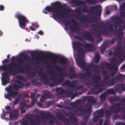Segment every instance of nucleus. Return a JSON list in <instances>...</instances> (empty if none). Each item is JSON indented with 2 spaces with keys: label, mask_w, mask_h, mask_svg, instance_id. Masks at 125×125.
I'll list each match as a JSON object with an SVG mask.
<instances>
[{
  "label": "nucleus",
  "mask_w": 125,
  "mask_h": 125,
  "mask_svg": "<svg viewBox=\"0 0 125 125\" xmlns=\"http://www.w3.org/2000/svg\"><path fill=\"white\" fill-rule=\"evenodd\" d=\"M71 21L75 25H71V23L70 21L68 20H67L65 22V26L66 27L67 26H68L69 25H70V29L71 31L73 32H76L77 34L79 35H80L81 33L79 32V31L80 30V29L78 27L76 26H78L79 25V23L74 19H71Z\"/></svg>",
  "instance_id": "nucleus-6"
},
{
  "label": "nucleus",
  "mask_w": 125,
  "mask_h": 125,
  "mask_svg": "<svg viewBox=\"0 0 125 125\" xmlns=\"http://www.w3.org/2000/svg\"><path fill=\"white\" fill-rule=\"evenodd\" d=\"M9 113V117L10 119L17 118L19 115V112L16 109L13 110L12 114L11 113Z\"/></svg>",
  "instance_id": "nucleus-27"
},
{
  "label": "nucleus",
  "mask_w": 125,
  "mask_h": 125,
  "mask_svg": "<svg viewBox=\"0 0 125 125\" xmlns=\"http://www.w3.org/2000/svg\"><path fill=\"white\" fill-rule=\"evenodd\" d=\"M79 19L83 21H86L87 22H89L91 21L89 17L84 16H80Z\"/></svg>",
  "instance_id": "nucleus-33"
},
{
  "label": "nucleus",
  "mask_w": 125,
  "mask_h": 125,
  "mask_svg": "<svg viewBox=\"0 0 125 125\" xmlns=\"http://www.w3.org/2000/svg\"><path fill=\"white\" fill-rule=\"evenodd\" d=\"M32 100L31 101V104H29L27 105L26 106L27 108L31 107L33 106L35 104V103L36 101V99H31Z\"/></svg>",
  "instance_id": "nucleus-42"
},
{
  "label": "nucleus",
  "mask_w": 125,
  "mask_h": 125,
  "mask_svg": "<svg viewBox=\"0 0 125 125\" xmlns=\"http://www.w3.org/2000/svg\"><path fill=\"white\" fill-rule=\"evenodd\" d=\"M64 94H65L66 96L68 97H70L71 95L72 94V91L67 89L66 90H65V92Z\"/></svg>",
  "instance_id": "nucleus-46"
},
{
  "label": "nucleus",
  "mask_w": 125,
  "mask_h": 125,
  "mask_svg": "<svg viewBox=\"0 0 125 125\" xmlns=\"http://www.w3.org/2000/svg\"><path fill=\"white\" fill-rule=\"evenodd\" d=\"M74 37L77 39H78L79 41L81 42H83V40L82 39L81 37L80 36H78L77 35H75Z\"/></svg>",
  "instance_id": "nucleus-62"
},
{
  "label": "nucleus",
  "mask_w": 125,
  "mask_h": 125,
  "mask_svg": "<svg viewBox=\"0 0 125 125\" xmlns=\"http://www.w3.org/2000/svg\"><path fill=\"white\" fill-rule=\"evenodd\" d=\"M20 109L23 108H24L25 106H27L26 104L24 102H21L20 104Z\"/></svg>",
  "instance_id": "nucleus-55"
},
{
  "label": "nucleus",
  "mask_w": 125,
  "mask_h": 125,
  "mask_svg": "<svg viewBox=\"0 0 125 125\" xmlns=\"http://www.w3.org/2000/svg\"><path fill=\"white\" fill-rule=\"evenodd\" d=\"M103 64V65H104V66L107 67L109 69H112L111 67H113V71L111 72L110 74L112 76H114L115 75L117 70V68L116 66V64L111 65L108 62H106Z\"/></svg>",
  "instance_id": "nucleus-17"
},
{
  "label": "nucleus",
  "mask_w": 125,
  "mask_h": 125,
  "mask_svg": "<svg viewBox=\"0 0 125 125\" xmlns=\"http://www.w3.org/2000/svg\"><path fill=\"white\" fill-rule=\"evenodd\" d=\"M120 76L119 75L113 78L110 81H108L106 82L107 83V86L110 87L114 85L115 83H117L119 80Z\"/></svg>",
  "instance_id": "nucleus-20"
},
{
  "label": "nucleus",
  "mask_w": 125,
  "mask_h": 125,
  "mask_svg": "<svg viewBox=\"0 0 125 125\" xmlns=\"http://www.w3.org/2000/svg\"><path fill=\"white\" fill-rule=\"evenodd\" d=\"M115 89L117 92H120L121 91H122L119 84L115 86Z\"/></svg>",
  "instance_id": "nucleus-50"
},
{
  "label": "nucleus",
  "mask_w": 125,
  "mask_h": 125,
  "mask_svg": "<svg viewBox=\"0 0 125 125\" xmlns=\"http://www.w3.org/2000/svg\"><path fill=\"white\" fill-rule=\"evenodd\" d=\"M39 54L40 56L42 57L47 56L51 58H52V62L53 64L56 63L57 62V60L56 59L57 58L58 56H53L51 53H49L46 54L44 53H40Z\"/></svg>",
  "instance_id": "nucleus-21"
},
{
  "label": "nucleus",
  "mask_w": 125,
  "mask_h": 125,
  "mask_svg": "<svg viewBox=\"0 0 125 125\" xmlns=\"http://www.w3.org/2000/svg\"><path fill=\"white\" fill-rule=\"evenodd\" d=\"M109 72L107 71H104L102 73V74L103 75V77L104 79V80L103 82L101 83H99L95 85V86H99L100 87H102L104 86V83L106 84L105 86H107V81H110L109 79L110 78V76L108 74Z\"/></svg>",
  "instance_id": "nucleus-13"
},
{
  "label": "nucleus",
  "mask_w": 125,
  "mask_h": 125,
  "mask_svg": "<svg viewBox=\"0 0 125 125\" xmlns=\"http://www.w3.org/2000/svg\"><path fill=\"white\" fill-rule=\"evenodd\" d=\"M83 82L84 84L91 85L92 84V82L90 80L88 79H86L83 78Z\"/></svg>",
  "instance_id": "nucleus-34"
},
{
  "label": "nucleus",
  "mask_w": 125,
  "mask_h": 125,
  "mask_svg": "<svg viewBox=\"0 0 125 125\" xmlns=\"http://www.w3.org/2000/svg\"><path fill=\"white\" fill-rule=\"evenodd\" d=\"M122 43L120 41H119L117 44V50L118 51H121L122 50Z\"/></svg>",
  "instance_id": "nucleus-45"
},
{
  "label": "nucleus",
  "mask_w": 125,
  "mask_h": 125,
  "mask_svg": "<svg viewBox=\"0 0 125 125\" xmlns=\"http://www.w3.org/2000/svg\"><path fill=\"white\" fill-rule=\"evenodd\" d=\"M107 95L109 94H115V91L113 88H110L107 90L105 92Z\"/></svg>",
  "instance_id": "nucleus-35"
},
{
  "label": "nucleus",
  "mask_w": 125,
  "mask_h": 125,
  "mask_svg": "<svg viewBox=\"0 0 125 125\" xmlns=\"http://www.w3.org/2000/svg\"><path fill=\"white\" fill-rule=\"evenodd\" d=\"M21 98V96L20 95L17 98L14 102L13 104L16 105L19 102Z\"/></svg>",
  "instance_id": "nucleus-56"
},
{
  "label": "nucleus",
  "mask_w": 125,
  "mask_h": 125,
  "mask_svg": "<svg viewBox=\"0 0 125 125\" xmlns=\"http://www.w3.org/2000/svg\"><path fill=\"white\" fill-rule=\"evenodd\" d=\"M90 71H86V72L84 73H80L79 75V76L81 79H83V78L85 77H89L91 75Z\"/></svg>",
  "instance_id": "nucleus-28"
},
{
  "label": "nucleus",
  "mask_w": 125,
  "mask_h": 125,
  "mask_svg": "<svg viewBox=\"0 0 125 125\" xmlns=\"http://www.w3.org/2000/svg\"><path fill=\"white\" fill-rule=\"evenodd\" d=\"M107 94L105 92L100 95L99 98L100 102L101 103H103L106 100L107 96Z\"/></svg>",
  "instance_id": "nucleus-30"
},
{
  "label": "nucleus",
  "mask_w": 125,
  "mask_h": 125,
  "mask_svg": "<svg viewBox=\"0 0 125 125\" xmlns=\"http://www.w3.org/2000/svg\"><path fill=\"white\" fill-rule=\"evenodd\" d=\"M35 121L33 118L30 119V122L31 123L30 125H39V123L41 121L40 116L39 115L35 117ZM21 125H28V122L27 121L23 120L21 123Z\"/></svg>",
  "instance_id": "nucleus-11"
},
{
  "label": "nucleus",
  "mask_w": 125,
  "mask_h": 125,
  "mask_svg": "<svg viewBox=\"0 0 125 125\" xmlns=\"http://www.w3.org/2000/svg\"><path fill=\"white\" fill-rule=\"evenodd\" d=\"M92 78L93 79V82L96 84V85L100 83L99 81L101 79V77L100 74H98L94 75ZM95 85H94L95 87L92 88L91 90L92 93L94 94L98 93V92L96 91V90H97V87H99V86H95Z\"/></svg>",
  "instance_id": "nucleus-10"
},
{
  "label": "nucleus",
  "mask_w": 125,
  "mask_h": 125,
  "mask_svg": "<svg viewBox=\"0 0 125 125\" xmlns=\"http://www.w3.org/2000/svg\"><path fill=\"white\" fill-rule=\"evenodd\" d=\"M109 46V44L108 43L106 42L104 43L101 46L100 50L101 51H104Z\"/></svg>",
  "instance_id": "nucleus-37"
},
{
  "label": "nucleus",
  "mask_w": 125,
  "mask_h": 125,
  "mask_svg": "<svg viewBox=\"0 0 125 125\" xmlns=\"http://www.w3.org/2000/svg\"><path fill=\"white\" fill-rule=\"evenodd\" d=\"M67 60L66 58H60L59 61L58 62L59 63L63 64H65L66 63Z\"/></svg>",
  "instance_id": "nucleus-38"
},
{
  "label": "nucleus",
  "mask_w": 125,
  "mask_h": 125,
  "mask_svg": "<svg viewBox=\"0 0 125 125\" xmlns=\"http://www.w3.org/2000/svg\"><path fill=\"white\" fill-rule=\"evenodd\" d=\"M115 125H125V123L122 122H118L115 124Z\"/></svg>",
  "instance_id": "nucleus-64"
},
{
  "label": "nucleus",
  "mask_w": 125,
  "mask_h": 125,
  "mask_svg": "<svg viewBox=\"0 0 125 125\" xmlns=\"http://www.w3.org/2000/svg\"><path fill=\"white\" fill-rule=\"evenodd\" d=\"M121 109V108L118 107L116 109H114L113 108H112L111 109H110V110L114 114H117L118 113L120 112Z\"/></svg>",
  "instance_id": "nucleus-39"
},
{
  "label": "nucleus",
  "mask_w": 125,
  "mask_h": 125,
  "mask_svg": "<svg viewBox=\"0 0 125 125\" xmlns=\"http://www.w3.org/2000/svg\"><path fill=\"white\" fill-rule=\"evenodd\" d=\"M56 116L57 118L59 119L60 121H62L63 119V117L62 114L61 113L57 114Z\"/></svg>",
  "instance_id": "nucleus-49"
},
{
  "label": "nucleus",
  "mask_w": 125,
  "mask_h": 125,
  "mask_svg": "<svg viewBox=\"0 0 125 125\" xmlns=\"http://www.w3.org/2000/svg\"><path fill=\"white\" fill-rule=\"evenodd\" d=\"M122 52L120 51L118 52H115V54H114V56L115 55L116 56L118 57L119 58V59L118 60V62H120L121 60L122 59V58H121V54H122Z\"/></svg>",
  "instance_id": "nucleus-40"
},
{
  "label": "nucleus",
  "mask_w": 125,
  "mask_h": 125,
  "mask_svg": "<svg viewBox=\"0 0 125 125\" xmlns=\"http://www.w3.org/2000/svg\"><path fill=\"white\" fill-rule=\"evenodd\" d=\"M98 7L97 6H94L91 7L89 11L91 14H94L96 16L100 15L101 13L100 10H98Z\"/></svg>",
  "instance_id": "nucleus-19"
},
{
  "label": "nucleus",
  "mask_w": 125,
  "mask_h": 125,
  "mask_svg": "<svg viewBox=\"0 0 125 125\" xmlns=\"http://www.w3.org/2000/svg\"><path fill=\"white\" fill-rule=\"evenodd\" d=\"M59 84V83L58 82L57 80H54L53 83H50L49 85L50 86L52 87L56 85H58Z\"/></svg>",
  "instance_id": "nucleus-43"
},
{
  "label": "nucleus",
  "mask_w": 125,
  "mask_h": 125,
  "mask_svg": "<svg viewBox=\"0 0 125 125\" xmlns=\"http://www.w3.org/2000/svg\"><path fill=\"white\" fill-rule=\"evenodd\" d=\"M73 46L77 50L78 52H79L78 54V59H77L76 60V62L77 63V62L78 61V59L79 58H81L80 57H84V54L83 53V49L82 48V51H81V50L79 49V48L75 46V41L73 42Z\"/></svg>",
  "instance_id": "nucleus-25"
},
{
  "label": "nucleus",
  "mask_w": 125,
  "mask_h": 125,
  "mask_svg": "<svg viewBox=\"0 0 125 125\" xmlns=\"http://www.w3.org/2000/svg\"><path fill=\"white\" fill-rule=\"evenodd\" d=\"M90 109L77 107L76 109H74L73 111V112L76 113L78 116H81L82 114H85L83 115L84 120L82 123L83 125H86L87 120L91 115V113L89 111Z\"/></svg>",
  "instance_id": "nucleus-3"
},
{
  "label": "nucleus",
  "mask_w": 125,
  "mask_h": 125,
  "mask_svg": "<svg viewBox=\"0 0 125 125\" xmlns=\"http://www.w3.org/2000/svg\"><path fill=\"white\" fill-rule=\"evenodd\" d=\"M110 20L114 23L113 26L116 29H117V25H120L123 22V21L121 17L115 16H112Z\"/></svg>",
  "instance_id": "nucleus-12"
},
{
  "label": "nucleus",
  "mask_w": 125,
  "mask_h": 125,
  "mask_svg": "<svg viewBox=\"0 0 125 125\" xmlns=\"http://www.w3.org/2000/svg\"><path fill=\"white\" fill-rule=\"evenodd\" d=\"M9 80V76L7 73H2L1 80L3 85H5L8 83Z\"/></svg>",
  "instance_id": "nucleus-22"
},
{
  "label": "nucleus",
  "mask_w": 125,
  "mask_h": 125,
  "mask_svg": "<svg viewBox=\"0 0 125 125\" xmlns=\"http://www.w3.org/2000/svg\"><path fill=\"white\" fill-rule=\"evenodd\" d=\"M64 124L66 125H70L69 119L67 118H65L64 120Z\"/></svg>",
  "instance_id": "nucleus-57"
},
{
  "label": "nucleus",
  "mask_w": 125,
  "mask_h": 125,
  "mask_svg": "<svg viewBox=\"0 0 125 125\" xmlns=\"http://www.w3.org/2000/svg\"><path fill=\"white\" fill-rule=\"evenodd\" d=\"M85 2L89 4H93L96 3L97 1L95 0H84Z\"/></svg>",
  "instance_id": "nucleus-44"
},
{
  "label": "nucleus",
  "mask_w": 125,
  "mask_h": 125,
  "mask_svg": "<svg viewBox=\"0 0 125 125\" xmlns=\"http://www.w3.org/2000/svg\"><path fill=\"white\" fill-rule=\"evenodd\" d=\"M96 102L94 104V107L96 108H97L99 107L101 105V104H102L100 102H97L96 99Z\"/></svg>",
  "instance_id": "nucleus-53"
},
{
  "label": "nucleus",
  "mask_w": 125,
  "mask_h": 125,
  "mask_svg": "<svg viewBox=\"0 0 125 125\" xmlns=\"http://www.w3.org/2000/svg\"><path fill=\"white\" fill-rule=\"evenodd\" d=\"M6 109L8 111L6 112V113H11V108L9 106H7L6 107Z\"/></svg>",
  "instance_id": "nucleus-60"
},
{
  "label": "nucleus",
  "mask_w": 125,
  "mask_h": 125,
  "mask_svg": "<svg viewBox=\"0 0 125 125\" xmlns=\"http://www.w3.org/2000/svg\"><path fill=\"white\" fill-rule=\"evenodd\" d=\"M70 106L73 108L76 109L77 107V105L74 102H72L70 104Z\"/></svg>",
  "instance_id": "nucleus-52"
},
{
  "label": "nucleus",
  "mask_w": 125,
  "mask_h": 125,
  "mask_svg": "<svg viewBox=\"0 0 125 125\" xmlns=\"http://www.w3.org/2000/svg\"><path fill=\"white\" fill-rule=\"evenodd\" d=\"M113 25H112L111 24H110L108 26H107L106 27V28L109 27V29L111 31H115L114 29H113Z\"/></svg>",
  "instance_id": "nucleus-63"
},
{
  "label": "nucleus",
  "mask_w": 125,
  "mask_h": 125,
  "mask_svg": "<svg viewBox=\"0 0 125 125\" xmlns=\"http://www.w3.org/2000/svg\"><path fill=\"white\" fill-rule=\"evenodd\" d=\"M62 8V7L60 5L59 3L56 2L53 3L51 6L46 7L45 10L46 11H43V12L45 14H47V12H51L52 14V17L54 19L57 18L60 19V17L64 18V15L66 16V18H69V14L71 12V10L70 9L64 8L63 10L65 12L63 11L62 13L61 10Z\"/></svg>",
  "instance_id": "nucleus-1"
},
{
  "label": "nucleus",
  "mask_w": 125,
  "mask_h": 125,
  "mask_svg": "<svg viewBox=\"0 0 125 125\" xmlns=\"http://www.w3.org/2000/svg\"><path fill=\"white\" fill-rule=\"evenodd\" d=\"M50 93L48 91H44L43 92V94L42 95L40 99V101L42 102H44V101L46 99L50 98Z\"/></svg>",
  "instance_id": "nucleus-23"
},
{
  "label": "nucleus",
  "mask_w": 125,
  "mask_h": 125,
  "mask_svg": "<svg viewBox=\"0 0 125 125\" xmlns=\"http://www.w3.org/2000/svg\"><path fill=\"white\" fill-rule=\"evenodd\" d=\"M76 3L79 5H84V4L83 2L81 0L76 1L75 2Z\"/></svg>",
  "instance_id": "nucleus-61"
},
{
  "label": "nucleus",
  "mask_w": 125,
  "mask_h": 125,
  "mask_svg": "<svg viewBox=\"0 0 125 125\" xmlns=\"http://www.w3.org/2000/svg\"><path fill=\"white\" fill-rule=\"evenodd\" d=\"M16 59L18 62L21 64L23 63V60L20 57L16 58Z\"/></svg>",
  "instance_id": "nucleus-59"
},
{
  "label": "nucleus",
  "mask_w": 125,
  "mask_h": 125,
  "mask_svg": "<svg viewBox=\"0 0 125 125\" xmlns=\"http://www.w3.org/2000/svg\"><path fill=\"white\" fill-rule=\"evenodd\" d=\"M96 101V99H94L92 96H88V100L86 104V106L87 107L89 108L88 109H90L89 110L90 112L92 110V107L93 104L95 103Z\"/></svg>",
  "instance_id": "nucleus-18"
},
{
  "label": "nucleus",
  "mask_w": 125,
  "mask_h": 125,
  "mask_svg": "<svg viewBox=\"0 0 125 125\" xmlns=\"http://www.w3.org/2000/svg\"><path fill=\"white\" fill-rule=\"evenodd\" d=\"M78 75L77 74L73 73L69 76L70 79H72L74 78H77Z\"/></svg>",
  "instance_id": "nucleus-54"
},
{
  "label": "nucleus",
  "mask_w": 125,
  "mask_h": 125,
  "mask_svg": "<svg viewBox=\"0 0 125 125\" xmlns=\"http://www.w3.org/2000/svg\"><path fill=\"white\" fill-rule=\"evenodd\" d=\"M54 68L57 71H59L60 73H59V75L60 77L59 79H57V80L58 82L60 84L63 83V81L64 78V76L63 74V72L65 70L64 68L60 67L58 65H56L54 67Z\"/></svg>",
  "instance_id": "nucleus-14"
},
{
  "label": "nucleus",
  "mask_w": 125,
  "mask_h": 125,
  "mask_svg": "<svg viewBox=\"0 0 125 125\" xmlns=\"http://www.w3.org/2000/svg\"><path fill=\"white\" fill-rule=\"evenodd\" d=\"M56 91L57 95L63 94L65 92V90L64 89H62L61 87L57 88Z\"/></svg>",
  "instance_id": "nucleus-32"
},
{
  "label": "nucleus",
  "mask_w": 125,
  "mask_h": 125,
  "mask_svg": "<svg viewBox=\"0 0 125 125\" xmlns=\"http://www.w3.org/2000/svg\"><path fill=\"white\" fill-rule=\"evenodd\" d=\"M67 114L71 121H72V119L73 121L75 122L77 121L78 118L77 117H75V114L73 113L71 111H69L67 113ZM71 122L73 123L72 121H71Z\"/></svg>",
  "instance_id": "nucleus-24"
},
{
  "label": "nucleus",
  "mask_w": 125,
  "mask_h": 125,
  "mask_svg": "<svg viewBox=\"0 0 125 125\" xmlns=\"http://www.w3.org/2000/svg\"><path fill=\"white\" fill-rule=\"evenodd\" d=\"M39 76L41 77V81L45 84L48 85L49 83L50 82L48 79V77L44 73H43L40 70L37 71Z\"/></svg>",
  "instance_id": "nucleus-16"
},
{
  "label": "nucleus",
  "mask_w": 125,
  "mask_h": 125,
  "mask_svg": "<svg viewBox=\"0 0 125 125\" xmlns=\"http://www.w3.org/2000/svg\"><path fill=\"white\" fill-rule=\"evenodd\" d=\"M16 82L20 85L13 83L12 84V85L10 84L5 89L7 93V94L4 95L5 98L10 101L12 100L11 97L14 98L18 94L17 91H19V89L22 88L24 86V84L20 80H17Z\"/></svg>",
  "instance_id": "nucleus-2"
},
{
  "label": "nucleus",
  "mask_w": 125,
  "mask_h": 125,
  "mask_svg": "<svg viewBox=\"0 0 125 125\" xmlns=\"http://www.w3.org/2000/svg\"><path fill=\"white\" fill-rule=\"evenodd\" d=\"M118 32L117 34L118 35L117 38L120 41L123 37V33L122 30V29L118 30Z\"/></svg>",
  "instance_id": "nucleus-36"
},
{
  "label": "nucleus",
  "mask_w": 125,
  "mask_h": 125,
  "mask_svg": "<svg viewBox=\"0 0 125 125\" xmlns=\"http://www.w3.org/2000/svg\"><path fill=\"white\" fill-rule=\"evenodd\" d=\"M41 117L43 120H47L49 118L50 119L49 121V124L50 125H53L55 122L56 118L55 116L53 115H51L49 113L46 112L44 114L43 113L41 114Z\"/></svg>",
  "instance_id": "nucleus-9"
},
{
  "label": "nucleus",
  "mask_w": 125,
  "mask_h": 125,
  "mask_svg": "<svg viewBox=\"0 0 125 125\" xmlns=\"http://www.w3.org/2000/svg\"><path fill=\"white\" fill-rule=\"evenodd\" d=\"M75 45L77 46L81 51H82V46H83L84 48L87 50L88 52H94L96 50L95 48L93 46L92 44L88 43L83 44L78 42L75 41Z\"/></svg>",
  "instance_id": "nucleus-8"
},
{
  "label": "nucleus",
  "mask_w": 125,
  "mask_h": 125,
  "mask_svg": "<svg viewBox=\"0 0 125 125\" xmlns=\"http://www.w3.org/2000/svg\"><path fill=\"white\" fill-rule=\"evenodd\" d=\"M99 118V117L98 115H94L93 118V122H96L97 121Z\"/></svg>",
  "instance_id": "nucleus-51"
},
{
  "label": "nucleus",
  "mask_w": 125,
  "mask_h": 125,
  "mask_svg": "<svg viewBox=\"0 0 125 125\" xmlns=\"http://www.w3.org/2000/svg\"><path fill=\"white\" fill-rule=\"evenodd\" d=\"M119 100V98L115 96H111L109 98V101L110 103H112L114 102H118Z\"/></svg>",
  "instance_id": "nucleus-31"
},
{
  "label": "nucleus",
  "mask_w": 125,
  "mask_h": 125,
  "mask_svg": "<svg viewBox=\"0 0 125 125\" xmlns=\"http://www.w3.org/2000/svg\"><path fill=\"white\" fill-rule=\"evenodd\" d=\"M99 117H103L104 115V111L103 110H100L98 111Z\"/></svg>",
  "instance_id": "nucleus-48"
},
{
  "label": "nucleus",
  "mask_w": 125,
  "mask_h": 125,
  "mask_svg": "<svg viewBox=\"0 0 125 125\" xmlns=\"http://www.w3.org/2000/svg\"><path fill=\"white\" fill-rule=\"evenodd\" d=\"M77 65L80 68L83 69L86 71H90V67L93 68V70H95V72H97L100 69V67L97 65H90L86 63L84 58H79L77 62Z\"/></svg>",
  "instance_id": "nucleus-4"
},
{
  "label": "nucleus",
  "mask_w": 125,
  "mask_h": 125,
  "mask_svg": "<svg viewBox=\"0 0 125 125\" xmlns=\"http://www.w3.org/2000/svg\"><path fill=\"white\" fill-rule=\"evenodd\" d=\"M78 81L76 80H72L71 82H70L69 80H67L62 83V86L67 85L69 87L72 88L74 89L78 84Z\"/></svg>",
  "instance_id": "nucleus-15"
},
{
  "label": "nucleus",
  "mask_w": 125,
  "mask_h": 125,
  "mask_svg": "<svg viewBox=\"0 0 125 125\" xmlns=\"http://www.w3.org/2000/svg\"><path fill=\"white\" fill-rule=\"evenodd\" d=\"M15 17L18 20L19 26L20 28L24 29L26 26V24L29 22L27 18L24 15L21 13L16 14Z\"/></svg>",
  "instance_id": "nucleus-7"
},
{
  "label": "nucleus",
  "mask_w": 125,
  "mask_h": 125,
  "mask_svg": "<svg viewBox=\"0 0 125 125\" xmlns=\"http://www.w3.org/2000/svg\"><path fill=\"white\" fill-rule=\"evenodd\" d=\"M100 59L99 54L98 53H96L95 55V59L96 60V62H98Z\"/></svg>",
  "instance_id": "nucleus-47"
},
{
  "label": "nucleus",
  "mask_w": 125,
  "mask_h": 125,
  "mask_svg": "<svg viewBox=\"0 0 125 125\" xmlns=\"http://www.w3.org/2000/svg\"><path fill=\"white\" fill-rule=\"evenodd\" d=\"M85 34L84 36V39L89 41H93L94 40V38L91 33L89 32L84 31Z\"/></svg>",
  "instance_id": "nucleus-26"
},
{
  "label": "nucleus",
  "mask_w": 125,
  "mask_h": 125,
  "mask_svg": "<svg viewBox=\"0 0 125 125\" xmlns=\"http://www.w3.org/2000/svg\"><path fill=\"white\" fill-rule=\"evenodd\" d=\"M94 21L96 22V24H94L93 26L94 27H100L101 28L100 29V32H99L98 29L97 28H95L94 30V31L97 32V33H96L95 32H93V34L96 37H99L101 36V33L104 34L105 35H107L108 32V31L106 28H103L104 26L105 25L104 23L103 22H101L100 23V24L99 26L98 24L99 23L97 22L95 20Z\"/></svg>",
  "instance_id": "nucleus-5"
},
{
  "label": "nucleus",
  "mask_w": 125,
  "mask_h": 125,
  "mask_svg": "<svg viewBox=\"0 0 125 125\" xmlns=\"http://www.w3.org/2000/svg\"><path fill=\"white\" fill-rule=\"evenodd\" d=\"M120 88L122 91H125V84L124 83H122L119 84Z\"/></svg>",
  "instance_id": "nucleus-58"
},
{
  "label": "nucleus",
  "mask_w": 125,
  "mask_h": 125,
  "mask_svg": "<svg viewBox=\"0 0 125 125\" xmlns=\"http://www.w3.org/2000/svg\"><path fill=\"white\" fill-rule=\"evenodd\" d=\"M110 109H110V110H106L105 112L106 116L107 118H109L110 116L112 114V113L111 112V111L112 112V111L110 110Z\"/></svg>",
  "instance_id": "nucleus-41"
},
{
  "label": "nucleus",
  "mask_w": 125,
  "mask_h": 125,
  "mask_svg": "<svg viewBox=\"0 0 125 125\" xmlns=\"http://www.w3.org/2000/svg\"><path fill=\"white\" fill-rule=\"evenodd\" d=\"M120 10L121 11L120 13L121 16L122 17L125 18V12L124 11V10H125V3H123L122 5L120 6Z\"/></svg>",
  "instance_id": "nucleus-29"
}]
</instances>
